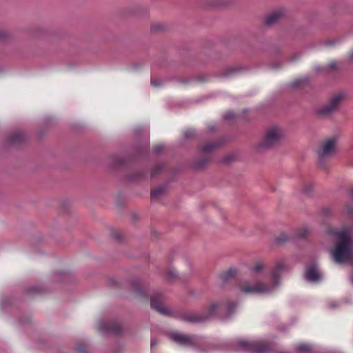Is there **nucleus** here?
<instances>
[{
	"instance_id": "17",
	"label": "nucleus",
	"mask_w": 353,
	"mask_h": 353,
	"mask_svg": "<svg viewBox=\"0 0 353 353\" xmlns=\"http://www.w3.org/2000/svg\"><path fill=\"white\" fill-rule=\"evenodd\" d=\"M290 236L286 233H281L274 239L275 243L280 245L289 241Z\"/></svg>"
},
{
	"instance_id": "25",
	"label": "nucleus",
	"mask_w": 353,
	"mask_h": 353,
	"mask_svg": "<svg viewBox=\"0 0 353 353\" xmlns=\"http://www.w3.org/2000/svg\"><path fill=\"white\" fill-rule=\"evenodd\" d=\"M168 275L170 278L174 279L177 276V272L175 271V270L172 269L168 272Z\"/></svg>"
},
{
	"instance_id": "7",
	"label": "nucleus",
	"mask_w": 353,
	"mask_h": 353,
	"mask_svg": "<svg viewBox=\"0 0 353 353\" xmlns=\"http://www.w3.org/2000/svg\"><path fill=\"white\" fill-rule=\"evenodd\" d=\"M96 330L101 334H105L110 332L117 334L120 328L117 322L112 320L99 319L95 325Z\"/></svg>"
},
{
	"instance_id": "35",
	"label": "nucleus",
	"mask_w": 353,
	"mask_h": 353,
	"mask_svg": "<svg viewBox=\"0 0 353 353\" xmlns=\"http://www.w3.org/2000/svg\"><path fill=\"white\" fill-rule=\"evenodd\" d=\"M330 353H341V352H338V351H333V352H331Z\"/></svg>"
},
{
	"instance_id": "22",
	"label": "nucleus",
	"mask_w": 353,
	"mask_h": 353,
	"mask_svg": "<svg viewBox=\"0 0 353 353\" xmlns=\"http://www.w3.org/2000/svg\"><path fill=\"white\" fill-rule=\"evenodd\" d=\"M30 290L32 293L39 294L41 292V288L40 286H32L30 288Z\"/></svg>"
},
{
	"instance_id": "18",
	"label": "nucleus",
	"mask_w": 353,
	"mask_h": 353,
	"mask_svg": "<svg viewBox=\"0 0 353 353\" xmlns=\"http://www.w3.org/2000/svg\"><path fill=\"white\" fill-rule=\"evenodd\" d=\"M163 190L161 188L154 189L151 191V199L155 200L163 194Z\"/></svg>"
},
{
	"instance_id": "21",
	"label": "nucleus",
	"mask_w": 353,
	"mask_h": 353,
	"mask_svg": "<svg viewBox=\"0 0 353 353\" xmlns=\"http://www.w3.org/2000/svg\"><path fill=\"white\" fill-rule=\"evenodd\" d=\"M76 353H88L86 351L85 345L83 343H79L75 347Z\"/></svg>"
},
{
	"instance_id": "31",
	"label": "nucleus",
	"mask_w": 353,
	"mask_h": 353,
	"mask_svg": "<svg viewBox=\"0 0 353 353\" xmlns=\"http://www.w3.org/2000/svg\"><path fill=\"white\" fill-rule=\"evenodd\" d=\"M205 162H206V160H205V161L203 163H196L195 165V166L196 168H201V167H202L205 164Z\"/></svg>"
},
{
	"instance_id": "20",
	"label": "nucleus",
	"mask_w": 353,
	"mask_h": 353,
	"mask_svg": "<svg viewBox=\"0 0 353 353\" xmlns=\"http://www.w3.org/2000/svg\"><path fill=\"white\" fill-rule=\"evenodd\" d=\"M307 81V78H301V79H296L295 81H294L292 83V85L293 87H299L301 86V85H303V83H306Z\"/></svg>"
},
{
	"instance_id": "8",
	"label": "nucleus",
	"mask_w": 353,
	"mask_h": 353,
	"mask_svg": "<svg viewBox=\"0 0 353 353\" xmlns=\"http://www.w3.org/2000/svg\"><path fill=\"white\" fill-rule=\"evenodd\" d=\"M343 98V94H337L334 95L330 101V102L325 106L319 110L320 114H330L335 112L339 107L341 102Z\"/></svg>"
},
{
	"instance_id": "1",
	"label": "nucleus",
	"mask_w": 353,
	"mask_h": 353,
	"mask_svg": "<svg viewBox=\"0 0 353 353\" xmlns=\"http://www.w3.org/2000/svg\"><path fill=\"white\" fill-rule=\"evenodd\" d=\"M285 269V262L283 259L276 262L270 272L268 271L265 261H257L249 268L250 279L243 281L241 290L248 294L272 293L280 285L281 275Z\"/></svg>"
},
{
	"instance_id": "16",
	"label": "nucleus",
	"mask_w": 353,
	"mask_h": 353,
	"mask_svg": "<svg viewBox=\"0 0 353 353\" xmlns=\"http://www.w3.org/2000/svg\"><path fill=\"white\" fill-rule=\"evenodd\" d=\"M237 273V270L235 268H231L223 273L222 279L224 281H226L230 277L234 276Z\"/></svg>"
},
{
	"instance_id": "4",
	"label": "nucleus",
	"mask_w": 353,
	"mask_h": 353,
	"mask_svg": "<svg viewBox=\"0 0 353 353\" xmlns=\"http://www.w3.org/2000/svg\"><path fill=\"white\" fill-rule=\"evenodd\" d=\"M170 339L176 343L194 350L203 351L202 346L205 343L203 338L194 335H188L174 332L170 334Z\"/></svg>"
},
{
	"instance_id": "24",
	"label": "nucleus",
	"mask_w": 353,
	"mask_h": 353,
	"mask_svg": "<svg viewBox=\"0 0 353 353\" xmlns=\"http://www.w3.org/2000/svg\"><path fill=\"white\" fill-rule=\"evenodd\" d=\"M307 232H308L307 229L306 228H303L300 230L299 236L302 238L305 237Z\"/></svg>"
},
{
	"instance_id": "38",
	"label": "nucleus",
	"mask_w": 353,
	"mask_h": 353,
	"mask_svg": "<svg viewBox=\"0 0 353 353\" xmlns=\"http://www.w3.org/2000/svg\"><path fill=\"white\" fill-rule=\"evenodd\" d=\"M352 196H353V190L352 191Z\"/></svg>"
},
{
	"instance_id": "37",
	"label": "nucleus",
	"mask_w": 353,
	"mask_h": 353,
	"mask_svg": "<svg viewBox=\"0 0 353 353\" xmlns=\"http://www.w3.org/2000/svg\"><path fill=\"white\" fill-rule=\"evenodd\" d=\"M209 128H210V130H214V128L212 127V128L209 127Z\"/></svg>"
},
{
	"instance_id": "34",
	"label": "nucleus",
	"mask_w": 353,
	"mask_h": 353,
	"mask_svg": "<svg viewBox=\"0 0 353 353\" xmlns=\"http://www.w3.org/2000/svg\"><path fill=\"white\" fill-rule=\"evenodd\" d=\"M157 174V172L155 170H153L152 172V175L154 176Z\"/></svg>"
},
{
	"instance_id": "29",
	"label": "nucleus",
	"mask_w": 353,
	"mask_h": 353,
	"mask_svg": "<svg viewBox=\"0 0 353 353\" xmlns=\"http://www.w3.org/2000/svg\"><path fill=\"white\" fill-rule=\"evenodd\" d=\"M193 133H194L193 130H188V131L184 132V135L186 137H188L191 136L192 134H193Z\"/></svg>"
},
{
	"instance_id": "10",
	"label": "nucleus",
	"mask_w": 353,
	"mask_h": 353,
	"mask_svg": "<svg viewBox=\"0 0 353 353\" xmlns=\"http://www.w3.org/2000/svg\"><path fill=\"white\" fill-rule=\"evenodd\" d=\"M305 279L311 283H316L322 279V274L318 270L316 265H314L307 268L305 272Z\"/></svg>"
},
{
	"instance_id": "13",
	"label": "nucleus",
	"mask_w": 353,
	"mask_h": 353,
	"mask_svg": "<svg viewBox=\"0 0 353 353\" xmlns=\"http://www.w3.org/2000/svg\"><path fill=\"white\" fill-rule=\"evenodd\" d=\"M294 350L297 353H313L316 347L313 344L301 343L296 345Z\"/></svg>"
},
{
	"instance_id": "19",
	"label": "nucleus",
	"mask_w": 353,
	"mask_h": 353,
	"mask_svg": "<svg viewBox=\"0 0 353 353\" xmlns=\"http://www.w3.org/2000/svg\"><path fill=\"white\" fill-rule=\"evenodd\" d=\"M23 138V134L21 132H16L14 134L10 139V142L12 143H18L22 140Z\"/></svg>"
},
{
	"instance_id": "5",
	"label": "nucleus",
	"mask_w": 353,
	"mask_h": 353,
	"mask_svg": "<svg viewBox=\"0 0 353 353\" xmlns=\"http://www.w3.org/2000/svg\"><path fill=\"white\" fill-rule=\"evenodd\" d=\"M282 130L276 126L268 128L263 138L258 143L257 148L259 150H264L274 147L280 143L283 138Z\"/></svg>"
},
{
	"instance_id": "6",
	"label": "nucleus",
	"mask_w": 353,
	"mask_h": 353,
	"mask_svg": "<svg viewBox=\"0 0 353 353\" xmlns=\"http://www.w3.org/2000/svg\"><path fill=\"white\" fill-rule=\"evenodd\" d=\"M336 139L331 137L325 139L318 150L319 159L321 163L334 154L335 152Z\"/></svg>"
},
{
	"instance_id": "14",
	"label": "nucleus",
	"mask_w": 353,
	"mask_h": 353,
	"mask_svg": "<svg viewBox=\"0 0 353 353\" xmlns=\"http://www.w3.org/2000/svg\"><path fill=\"white\" fill-rule=\"evenodd\" d=\"M219 145H220L219 142H210V143H208L205 144V145H203L201 148V150L204 153L210 152L212 151L213 150L216 149Z\"/></svg>"
},
{
	"instance_id": "33",
	"label": "nucleus",
	"mask_w": 353,
	"mask_h": 353,
	"mask_svg": "<svg viewBox=\"0 0 353 353\" xmlns=\"http://www.w3.org/2000/svg\"><path fill=\"white\" fill-rule=\"evenodd\" d=\"M329 66H330V68H335V65H334V64H333V63L330 64V65H329Z\"/></svg>"
},
{
	"instance_id": "23",
	"label": "nucleus",
	"mask_w": 353,
	"mask_h": 353,
	"mask_svg": "<svg viewBox=\"0 0 353 353\" xmlns=\"http://www.w3.org/2000/svg\"><path fill=\"white\" fill-rule=\"evenodd\" d=\"M161 83L160 81L156 79H151V85L152 86L154 87V88H157V87H159L161 85Z\"/></svg>"
},
{
	"instance_id": "9",
	"label": "nucleus",
	"mask_w": 353,
	"mask_h": 353,
	"mask_svg": "<svg viewBox=\"0 0 353 353\" xmlns=\"http://www.w3.org/2000/svg\"><path fill=\"white\" fill-rule=\"evenodd\" d=\"M239 347L241 350L251 352L253 353H265L266 347L259 348V343L248 340H241L239 341Z\"/></svg>"
},
{
	"instance_id": "12",
	"label": "nucleus",
	"mask_w": 353,
	"mask_h": 353,
	"mask_svg": "<svg viewBox=\"0 0 353 353\" xmlns=\"http://www.w3.org/2000/svg\"><path fill=\"white\" fill-rule=\"evenodd\" d=\"M151 307L163 315H169L170 311L161 304V295L153 296L151 299Z\"/></svg>"
},
{
	"instance_id": "28",
	"label": "nucleus",
	"mask_w": 353,
	"mask_h": 353,
	"mask_svg": "<svg viewBox=\"0 0 353 353\" xmlns=\"http://www.w3.org/2000/svg\"><path fill=\"white\" fill-rule=\"evenodd\" d=\"M163 145L159 144V145H156L153 148V150H154V152H159L160 151H161L163 150Z\"/></svg>"
},
{
	"instance_id": "36",
	"label": "nucleus",
	"mask_w": 353,
	"mask_h": 353,
	"mask_svg": "<svg viewBox=\"0 0 353 353\" xmlns=\"http://www.w3.org/2000/svg\"><path fill=\"white\" fill-rule=\"evenodd\" d=\"M351 58L353 59V52L351 54Z\"/></svg>"
},
{
	"instance_id": "27",
	"label": "nucleus",
	"mask_w": 353,
	"mask_h": 353,
	"mask_svg": "<svg viewBox=\"0 0 353 353\" xmlns=\"http://www.w3.org/2000/svg\"><path fill=\"white\" fill-rule=\"evenodd\" d=\"M234 118V114L232 112H228L224 115V119L225 120H230Z\"/></svg>"
},
{
	"instance_id": "11",
	"label": "nucleus",
	"mask_w": 353,
	"mask_h": 353,
	"mask_svg": "<svg viewBox=\"0 0 353 353\" xmlns=\"http://www.w3.org/2000/svg\"><path fill=\"white\" fill-rule=\"evenodd\" d=\"M285 10L279 8L272 11L265 19V23L268 26H272L279 21L285 16Z\"/></svg>"
},
{
	"instance_id": "26",
	"label": "nucleus",
	"mask_w": 353,
	"mask_h": 353,
	"mask_svg": "<svg viewBox=\"0 0 353 353\" xmlns=\"http://www.w3.org/2000/svg\"><path fill=\"white\" fill-rule=\"evenodd\" d=\"M346 212H347V215L353 219V207L352 206H347L346 208Z\"/></svg>"
},
{
	"instance_id": "32",
	"label": "nucleus",
	"mask_w": 353,
	"mask_h": 353,
	"mask_svg": "<svg viewBox=\"0 0 353 353\" xmlns=\"http://www.w3.org/2000/svg\"><path fill=\"white\" fill-rule=\"evenodd\" d=\"M232 159V157L231 156H228V157H226V159H225V161L226 162H228V161H230Z\"/></svg>"
},
{
	"instance_id": "15",
	"label": "nucleus",
	"mask_w": 353,
	"mask_h": 353,
	"mask_svg": "<svg viewBox=\"0 0 353 353\" xmlns=\"http://www.w3.org/2000/svg\"><path fill=\"white\" fill-rule=\"evenodd\" d=\"M133 291L135 294L139 296H145L146 291L145 288L139 283H134L133 286Z\"/></svg>"
},
{
	"instance_id": "3",
	"label": "nucleus",
	"mask_w": 353,
	"mask_h": 353,
	"mask_svg": "<svg viewBox=\"0 0 353 353\" xmlns=\"http://www.w3.org/2000/svg\"><path fill=\"white\" fill-rule=\"evenodd\" d=\"M238 304L231 301H214L209 305L206 311L202 314L188 313L184 314L182 319L190 323L203 322L211 317L219 314L225 318H230L236 313Z\"/></svg>"
},
{
	"instance_id": "30",
	"label": "nucleus",
	"mask_w": 353,
	"mask_h": 353,
	"mask_svg": "<svg viewBox=\"0 0 353 353\" xmlns=\"http://www.w3.org/2000/svg\"><path fill=\"white\" fill-rule=\"evenodd\" d=\"M157 344V341L154 339H152L151 345H151V348H152V349L156 347Z\"/></svg>"
},
{
	"instance_id": "2",
	"label": "nucleus",
	"mask_w": 353,
	"mask_h": 353,
	"mask_svg": "<svg viewBox=\"0 0 353 353\" xmlns=\"http://www.w3.org/2000/svg\"><path fill=\"white\" fill-rule=\"evenodd\" d=\"M336 239V245L330 252L333 260L339 264L353 260V233L350 228H345L331 231Z\"/></svg>"
}]
</instances>
